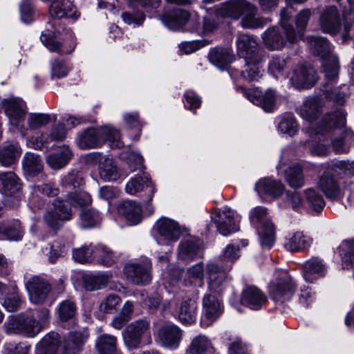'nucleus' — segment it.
I'll return each mask as SVG.
<instances>
[{"mask_svg": "<svg viewBox=\"0 0 354 354\" xmlns=\"http://www.w3.org/2000/svg\"><path fill=\"white\" fill-rule=\"evenodd\" d=\"M155 227L160 236L168 241H176L180 236L179 224L169 218H160L156 223Z\"/></svg>", "mask_w": 354, "mask_h": 354, "instance_id": "obj_25", "label": "nucleus"}, {"mask_svg": "<svg viewBox=\"0 0 354 354\" xmlns=\"http://www.w3.org/2000/svg\"><path fill=\"white\" fill-rule=\"evenodd\" d=\"M22 236L23 231L19 221L0 223V239L18 241L21 239Z\"/></svg>", "mask_w": 354, "mask_h": 354, "instance_id": "obj_46", "label": "nucleus"}, {"mask_svg": "<svg viewBox=\"0 0 354 354\" xmlns=\"http://www.w3.org/2000/svg\"><path fill=\"white\" fill-rule=\"evenodd\" d=\"M318 187L328 198H335L340 193L339 186L336 180L330 175L324 174L318 182Z\"/></svg>", "mask_w": 354, "mask_h": 354, "instance_id": "obj_43", "label": "nucleus"}, {"mask_svg": "<svg viewBox=\"0 0 354 354\" xmlns=\"http://www.w3.org/2000/svg\"><path fill=\"white\" fill-rule=\"evenodd\" d=\"M318 80V75L315 68L308 64H299L295 66L290 77L293 86L299 89L313 87Z\"/></svg>", "mask_w": 354, "mask_h": 354, "instance_id": "obj_14", "label": "nucleus"}, {"mask_svg": "<svg viewBox=\"0 0 354 354\" xmlns=\"http://www.w3.org/2000/svg\"><path fill=\"white\" fill-rule=\"evenodd\" d=\"M72 157V153L68 148L64 145L60 148L59 151L53 153L46 159L48 166L53 169L63 168L69 162Z\"/></svg>", "mask_w": 354, "mask_h": 354, "instance_id": "obj_42", "label": "nucleus"}, {"mask_svg": "<svg viewBox=\"0 0 354 354\" xmlns=\"http://www.w3.org/2000/svg\"><path fill=\"white\" fill-rule=\"evenodd\" d=\"M86 337L81 333H71L68 338L64 341L62 349L63 354H77L80 351L82 345Z\"/></svg>", "mask_w": 354, "mask_h": 354, "instance_id": "obj_49", "label": "nucleus"}, {"mask_svg": "<svg viewBox=\"0 0 354 354\" xmlns=\"http://www.w3.org/2000/svg\"><path fill=\"white\" fill-rule=\"evenodd\" d=\"M108 279L105 274H86L84 277V287L87 290H95L104 286Z\"/></svg>", "mask_w": 354, "mask_h": 354, "instance_id": "obj_60", "label": "nucleus"}, {"mask_svg": "<svg viewBox=\"0 0 354 354\" xmlns=\"http://www.w3.org/2000/svg\"><path fill=\"white\" fill-rule=\"evenodd\" d=\"M21 153L18 144L8 145L0 149V164L5 167H11L18 161Z\"/></svg>", "mask_w": 354, "mask_h": 354, "instance_id": "obj_40", "label": "nucleus"}, {"mask_svg": "<svg viewBox=\"0 0 354 354\" xmlns=\"http://www.w3.org/2000/svg\"><path fill=\"white\" fill-rule=\"evenodd\" d=\"M67 203L79 207L81 209L88 208L92 203L90 194L86 192H69L66 200L57 198L52 203V207L44 214L45 223L52 230H58L64 222L70 221L72 218V211Z\"/></svg>", "mask_w": 354, "mask_h": 354, "instance_id": "obj_3", "label": "nucleus"}, {"mask_svg": "<svg viewBox=\"0 0 354 354\" xmlns=\"http://www.w3.org/2000/svg\"><path fill=\"white\" fill-rule=\"evenodd\" d=\"M311 53L320 58L326 80L334 81L339 75V65L337 56L332 53V46L328 40L321 36L307 37Z\"/></svg>", "mask_w": 354, "mask_h": 354, "instance_id": "obj_6", "label": "nucleus"}, {"mask_svg": "<svg viewBox=\"0 0 354 354\" xmlns=\"http://www.w3.org/2000/svg\"><path fill=\"white\" fill-rule=\"evenodd\" d=\"M311 15L312 12L309 9L303 10L297 15L295 22L298 30L295 31L292 26L288 23L290 14L286 8L281 10L279 24L289 43L294 44L302 37Z\"/></svg>", "mask_w": 354, "mask_h": 354, "instance_id": "obj_9", "label": "nucleus"}, {"mask_svg": "<svg viewBox=\"0 0 354 354\" xmlns=\"http://www.w3.org/2000/svg\"><path fill=\"white\" fill-rule=\"evenodd\" d=\"M328 80L325 77V83L323 86V93L326 98L332 100L337 104L343 105L349 97V88L346 84H342L334 87L333 85L337 81Z\"/></svg>", "mask_w": 354, "mask_h": 354, "instance_id": "obj_24", "label": "nucleus"}, {"mask_svg": "<svg viewBox=\"0 0 354 354\" xmlns=\"http://www.w3.org/2000/svg\"><path fill=\"white\" fill-rule=\"evenodd\" d=\"M116 338L109 335L99 337L96 346L100 354H121L116 350Z\"/></svg>", "mask_w": 354, "mask_h": 354, "instance_id": "obj_53", "label": "nucleus"}, {"mask_svg": "<svg viewBox=\"0 0 354 354\" xmlns=\"http://www.w3.org/2000/svg\"><path fill=\"white\" fill-rule=\"evenodd\" d=\"M95 160H99V175L104 181H115L119 178L117 167L111 158L100 154L93 155Z\"/></svg>", "mask_w": 354, "mask_h": 354, "instance_id": "obj_29", "label": "nucleus"}, {"mask_svg": "<svg viewBox=\"0 0 354 354\" xmlns=\"http://www.w3.org/2000/svg\"><path fill=\"white\" fill-rule=\"evenodd\" d=\"M21 188L20 179L13 171H0V190L2 193L11 196Z\"/></svg>", "mask_w": 354, "mask_h": 354, "instance_id": "obj_35", "label": "nucleus"}, {"mask_svg": "<svg viewBox=\"0 0 354 354\" xmlns=\"http://www.w3.org/2000/svg\"><path fill=\"white\" fill-rule=\"evenodd\" d=\"M285 178L292 188L299 189L304 185L305 180L302 169L299 165L290 166L285 171Z\"/></svg>", "mask_w": 354, "mask_h": 354, "instance_id": "obj_51", "label": "nucleus"}, {"mask_svg": "<svg viewBox=\"0 0 354 354\" xmlns=\"http://www.w3.org/2000/svg\"><path fill=\"white\" fill-rule=\"evenodd\" d=\"M210 62L219 68L225 69L234 59V55L231 48H215L209 53Z\"/></svg>", "mask_w": 354, "mask_h": 354, "instance_id": "obj_38", "label": "nucleus"}, {"mask_svg": "<svg viewBox=\"0 0 354 354\" xmlns=\"http://www.w3.org/2000/svg\"><path fill=\"white\" fill-rule=\"evenodd\" d=\"M252 8L247 0H228L223 3L216 10V15L221 17H228L234 20L239 19L245 9Z\"/></svg>", "mask_w": 354, "mask_h": 354, "instance_id": "obj_23", "label": "nucleus"}, {"mask_svg": "<svg viewBox=\"0 0 354 354\" xmlns=\"http://www.w3.org/2000/svg\"><path fill=\"white\" fill-rule=\"evenodd\" d=\"M286 66L287 62L284 57L277 55H273L268 63V72L273 77L277 78L283 74Z\"/></svg>", "mask_w": 354, "mask_h": 354, "instance_id": "obj_59", "label": "nucleus"}, {"mask_svg": "<svg viewBox=\"0 0 354 354\" xmlns=\"http://www.w3.org/2000/svg\"><path fill=\"white\" fill-rule=\"evenodd\" d=\"M150 322L146 319H139L129 324L122 333L124 344L129 348H138L141 344L151 342Z\"/></svg>", "mask_w": 354, "mask_h": 354, "instance_id": "obj_8", "label": "nucleus"}, {"mask_svg": "<svg viewBox=\"0 0 354 354\" xmlns=\"http://www.w3.org/2000/svg\"><path fill=\"white\" fill-rule=\"evenodd\" d=\"M24 172L29 176H36L42 171L43 165L39 156L34 153L27 152L22 160Z\"/></svg>", "mask_w": 354, "mask_h": 354, "instance_id": "obj_45", "label": "nucleus"}, {"mask_svg": "<svg viewBox=\"0 0 354 354\" xmlns=\"http://www.w3.org/2000/svg\"><path fill=\"white\" fill-rule=\"evenodd\" d=\"M242 301L252 310L261 308L267 301L266 295L255 286L245 288L242 293Z\"/></svg>", "mask_w": 354, "mask_h": 354, "instance_id": "obj_27", "label": "nucleus"}, {"mask_svg": "<svg viewBox=\"0 0 354 354\" xmlns=\"http://www.w3.org/2000/svg\"><path fill=\"white\" fill-rule=\"evenodd\" d=\"M59 339L57 333L50 332L46 335L37 343L35 348L36 354H55L59 346Z\"/></svg>", "mask_w": 354, "mask_h": 354, "instance_id": "obj_39", "label": "nucleus"}, {"mask_svg": "<svg viewBox=\"0 0 354 354\" xmlns=\"http://www.w3.org/2000/svg\"><path fill=\"white\" fill-rule=\"evenodd\" d=\"M263 46L269 50H280L286 44L287 39L284 38L279 27L272 26L266 29L261 35Z\"/></svg>", "mask_w": 354, "mask_h": 354, "instance_id": "obj_26", "label": "nucleus"}, {"mask_svg": "<svg viewBox=\"0 0 354 354\" xmlns=\"http://www.w3.org/2000/svg\"><path fill=\"white\" fill-rule=\"evenodd\" d=\"M49 14L53 20L48 22L45 30L42 32L40 37L41 42L50 51L59 54L71 53L75 47L73 35L68 32V39L71 40V43L66 48L65 41L62 44L60 43L58 35L56 33L57 22L54 20L64 17L77 19L80 14L70 0H51Z\"/></svg>", "mask_w": 354, "mask_h": 354, "instance_id": "obj_1", "label": "nucleus"}, {"mask_svg": "<svg viewBox=\"0 0 354 354\" xmlns=\"http://www.w3.org/2000/svg\"><path fill=\"white\" fill-rule=\"evenodd\" d=\"M151 268L150 261L147 258H145L142 264L134 263L127 265L124 267V272L128 279L132 283L138 285H147L151 279Z\"/></svg>", "mask_w": 354, "mask_h": 354, "instance_id": "obj_17", "label": "nucleus"}, {"mask_svg": "<svg viewBox=\"0 0 354 354\" xmlns=\"http://www.w3.org/2000/svg\"><path fill=\"white\" fill-rule=\"evenodd\" d=\"M295 290V283L292 278L286 271L280 272V277L270 286V292L273 299L283 302L289 300Z\"/></svg>", "mask_w": 354, "mask_h": 354, "instance_id": "obj_16", "label": "nucleus"}, {"mask_svg": "<svg viewBox=\"0 0 354 354\" xmlns=\"http://www.w3.org/2000/svg\"><path fill=\"white\" fill-rule=\"evenodd\" d=\"M223 306L219 299L212 293H207L203 299L202 324L208 326L223 313Z\"/></svg>", "mask_w": 354, "mask_h": 354, "instance_id": "obj_21", "label": "nucleus"}, {"mask_svg": "<svg viewBox=\"0 0 354 354\" xmlns=\"http://www.w3.org/2000/svg\"><path fill=\"white\" fill-rule=\"evenodd\" d=\"M21 300L15 286L12 287V292L9 293L3 300L2 306L9 312L17 310L21 306Z\"/></svg>", "mask_w": 354, "mask_h": 354, "instance_id": "obj_62", "label": "nucleus"}, {"mask_svg": "<svg viewBox=\"0 0 354 354\" xmlns=\"http://www.w3.org/2000/svg\"><path fill=\"white\" fill-rule=\"evenodd\" d=\"M30 346L21 342L18 344L14 343H6L3 346V354H28Z\"/></svg>", "mask_w": 354, "mask_h": 354, "instance_id": "obj_64", "label": "nucleus"}, {"mask_svg": "<svg viewBox=\"0 0 354 354\" xmlns=\"http://www.w3.org/2000/svg\"><path fill=\"white\" fill-rule=\"evenodd\" d=\"M105 142L111 148H121L124 146L120 131L109 125H105L99 129L89 128L80 134L76 139L77 146L82 149L97 147Z\"/></svg>", "mask_w": 354, "mask_h": 354, "instance_id": "obj_5", "label": "nucleus"}, {"mask_svg": "<svg viewBox=\"0 0 354 354\" xmlns=\"http://www.w3.org/2000/svg\"><path fill=\"white\" fill-rule=\"evenodd\" d=\"M223 339L227 344L230 354H248L245 344L239 337L225 333Z\"/></svg>", "mask_w": 354, "mask_h": 354, "instance_id": "obj_56", "label": "nucleus"}, {"mask_svg": "<svg viewBox=\"0 0 354 354\" xmlns=\"http://www.w3.org/2000/svg\"><path fill=\"white\" fill-rule=\"evenodd\" d=\"M212 348L211 341L204 335L195 336L185 351V354H206Z\"/></svg>", "mask_w": 354, "mask_h": 354, "instance_id": "obj_47", "label": "nucleus"}, {"mask_svg": "<svg viewBox=\"0 0 354 354\" xmlns=\"http://www.w3.org/2000/svg\"><path fill=\"white\" fill-rule=\"evenodd\" d=\"M1 105L5 114L8 118L10 130L18 131L21 136L25 137L28 130H36L48 124L50 120V115L46 113H30L27 116L28 127L24 124L27 109L25 102L17 97L3 99Z\"/></svg>", "mask_w": 354, "mask_h": 354, "instance_id": "obj_2", "label": "nucleus"}, {"mask_svg": "<svg viewBox=\"0 0 354 354\" xmlns=\"http://www.w3.org/2000/svg\"><path fill=\"white\" fill-rule=\"evenodd\" d=\"M338 250L343 268H351L354 265V239L342 241Z\"/></svg>", "mask_w": 354, "mask_h": 354, "instance_id": "obj_50", "label": "nucleus"}, {"mask_svg": "<svg viewBox=\"0 0 354 354\" xmlns=\"http://www.w3.org/2000/svg\"><path fill=\"white\" fill-rule=\"evenodd\" d=\"M4 327L7 333H21L28 337H34L42 330L34 316L25 314L11 317Z\"/></svg>", "mask_w": 354, "mask_h": 354, "instance_id": "obj_10", "label": "nucleus"}, {"mask_svg": "<svg viewBox=\"0 0 354 354\" xmlns=\"http://www.w3.org/2000/svg\"><path fill=\"white\" fill-rule=\"evenodd\" d=\"M250 6L252 8L245 9L243 15L241 16V24L243 28L250 29L260 28L271 21L269 18L257 17V8L251 3Z\"/></svg>", "mask_w": 354, "mask_h": 354, "instance_id": "obj_33", "label": "nucleus"}, {"mask_svg": "<svg viewBox=\"0 0 354 354\" xmlns=\"http://www.w3.org/2000/svg\"><path fill=\"white\" fill-rule=\"evenodd\" d=\"M325 270V266L321 259L312 258L304 263L302 276L305 281L313 283L324 277Z\"/></svg>", "mask_w": 354, "mask_h": 354, "instance_id": "obj_30", "label": "nucleus"}, {"mask_svg": "<svg viewBox=\"0 0 354 354\" xmlns=\"http://www.w3.org/2000/svg\"><path fill=\"white\" fill-rule=\"evenodd\" d=\"M120 301L121 299L118 295L115 294L109 295L102 300L100 304V310L105 313H112L116 310Z\"/></svg>", "mask_w": 354, "mask_h": 354, "instance_id": "obj_63", "label": "nucleus"}, {"mask_svg": "<svg viewBox=\"0 0 354 354\" xmlns=\"http://www.w3.org/2000/svg\"><path fill=\"white\" fill-rule=\"evenodd\" d=\"M165 308L171 311L174 310L183 323L192 324L196 320L198 306L196 301L192 298L175 297L168 301Z\"/></svg>", "mask_w": 354, "mask_h": 354, "instance_id": "obj_11", "label": "nucleus"}, {"mask_svg": "<svg viewBox=\"0 0 354 354\" xmlns=\"http://www.w3.org/2000/svg\"><path fill=\"white\" fill-rule=\"evenodd\" d=\"M118 213L131 225H137L142 220V208L133 201H124L118 207Z\"/></svg>", "mask_w": 354, "mask_h": 354, "instance_id": "obj_32", "label": "nucleus"}, {"mask_svg": "<svg viewBox=\"0 0 354 354\" xmlns=\"http://www.w3.org/2000/svg\"><path fill=\"white\" fill-rule=\"evenodd\" d=\"M80 217L81 225L84 228L94 227L100 220L98 212L91 208L81 209Z\"/></svg>", "mask_w": 354, "mask_h": 354, "instance_id": "obj_58", "label": "nucleus"}, {"mask_svg": "<svg viewBox=\"0 0 354 354\" xmlns=\"http://www.w3.org/2000/svg\"><path fill=\"white\" fill-rule=\"evenodd\" d=\"M255 190L260 196L264 194L278 197L283 192L284 187L279 181L270 178H263L256 183Z\"/></svg>", "mask_w": 354, "mask_h": 354, "instance_id": "obj_34", "label": "nucleus"}, {"mask_svg": "<svg viewBox=\"0 0 354 354\" xmlns=\"http://www.w3.org/2000/svg\"><path fill=\"white\" fill-rule=\"evenodd\" d=\"M189 19V14L188 12L181 9H177L171 12L165 14L162 16V20L168 29L178 31L183 28L187 23Z\"/></svg>", "mask_w": 354, "mask_h": 354, "instance_id": "obj_31", "label": "nucleus"}, {"mask_svg": "<svg viewBox=\"0 0 354 354\" xmlns=\"http://www.w3.org/2000/svg\"><path fill=\"white\" fill-rule=\"evenodd\" d=\"M212 218L218 232L224 236L239 230L236 223L239 222L240 216L230 207H225L217 210Z\"/></svg>", "mask_w": 354, "mask_h": 354, "instance_id": "obj_15", "label": "nucleus"}, {"mask_svg": "<svg viewBox=\"0 0 354 354\" xmlns=\"http://www.w3.org/2000/svg\"><path fill=\"white\" fill-rule=\"evenodd\" d=\"M268 209L262 206H258L251 209L250 220L257 228L260 236L261 246L263 248H270L274 243V227L268 217Z\"/></svg>", "mask_w": 354, "mask_h": 354, "instance_id": "obj_7", "label": "nucleus"}, {"mask_svg": "<svg viewBox=\"0 0 354 354\" xmlns=\"http://www.w3.org/2000/svg\"><path fill=\"white\" fill-rule=\"evenodd\" d=\"M183 335V330L174 324L163 325L158 332V339L160 344L171 350H176L179 347Z\"/></svg>", "mask_w": 354, "mask_h": 354, "instance_id": "obj_18", "label": "nucleus"}, {"mask_svg": "<svg viewBox=\"0 0 354 354\" xmlns=\"http://www.w3.org/2000/svg\"><path fill=\"white\" fill-rule=\"evenodd\" d=\"M239 257V245L228 244L220 256V264L210 262L206 270L208 275V287L210 291L221 292L227 284V272L232 268V264Z\"/></svg>", "mask_w": 354, "mask_h": 354, "instance_id": "obj_4", "label": "nucleus"}, {"mask_svg": "<svg viewBox=\"0 0 354 354\" xmlns=\"http://www.w3.org/2000/svg\"><path fill=\"white\" fill-rule=\"evenodd\" d=\"M306 201L311 210L319 212L324 206L325 201L321 194L314 189L310 188L304 190Z\"/></svg>", "mask_w": 354, "mask_h": 354, "instance_id": "obj_55", "label": "nucleus"}, {"mask_svg": "<svg viewBox=\"0 0 354 354\" xmlns=\"http://www.w3.org/2000/svg\"><path fill=\"white\" fill-rule=\"evenodd\" d=\"M277 128L281 133L292 136L297 132L298 125L295 118L292 115H288L281 118Z\"/></svg>", "mask_w": 354, "mask_h": 354, "instance_id": "obj_61", "label": "nucleus"}, {"mask_svg": "<svg viewBox=\"0 0 354 354\" xmlns=\"http://www.w3.org/2000/svg\"><path fill=\"white\" fill-rule=\"evenodd\" d=\"M25 287L30 302L37 305L44 304L51 291L50 283L40 276H33L28 279Z\"/></svg>", "mask_w": 354, "mask_h": 354, "instance_id": "obj_12", "label": "nucleus"}, {"mask_svg": "<svg viewBox=\"0 0 354 354\" xmlns=\"http://www.w3.org/2000/svg\"><path fill=\"white\" fill-rule=\"evenodd\" d=\"M93 254L99 263L106 266H110L114 262L113 252L102 243L93 248Z\"/></svg>", "mask_w": 354, "mask_h": 354, "instance_id": "obj_54", "label": "nucleus"}, {"mask_svg": "<svg viewBox=\"0 0 354 354\" xmlns=\"http://www.w3.org/2000/svg\"><path fill=\"white\" fill-rule=\"evenodd\" d=\"M237 53L244 60L251 59L262 61V56L259 53V45L254 37L246 34L240 35L236 39Z\"/></svg>", "mask_w": 354, "mask_h": 354, "instance_id": "obj_19", "label": "nucleus"}, {"mask_svg": "<svg viewBox=\"0 0 354 354\" xmlns=\"http://www.w3.org/2000/svg\"><path fill=\"white\" fill-rule=\"evenodd\" d=\"M146 187H149V200H152V198L156 192V189L147 176H140L139 175L135 176L131 178L127 183L125 189L126 192L131 195H134L136 193L144 190Z\"/></svg>", "mask_w": 354, "mask_h": 354, "instance_id": "obj_36", "label": "nucleus"}, {"mask_svg": "<svg viewBox=\"0 0 354 354\" xmlns=\"http://www.w3.org/2000/svg\"><path fill=\"white\" fill-rule=\"evenodd\" d=\"M201 241L188 239L180 243L178 249V258L183 261L193 260L198 254Z\"/></svg>", "mask_w": 354, "mask_h": 354, "instance_id": "obj_44", "label": "nucleus"}, {"mask_svg": "<svg viewBox=\"0 0 354 354\" xmlns=\"http://www.w3.org/2000/svg\"><path fill=\"white\" fill-rule=\"evenodd\" d=\"M322 103L319 97H309L304 102L299 109L302 118L308 121H313L322 111Z\"/></svg>", "mask_w": 354, "mask_h": 354, "instance_id": "obj_37", "label": "nucleus"}, {"mask_svg": "<svg viewBox=\"0 0 354 354\" xmlns=\"http://www.w3.org/2000/svg\"><path fill=\"white\" fill-rule=\"evenodd\" d=\"M76 306L71 299L62 301L57 308L59 319L62 322H66L74 317L76 313Z\"/></svg>", "mask_w": 354, "mask_h": 354, "instance_id": "obj_57", "label": "nucleus"}, {"mask_svg": "<svg viewBox=\"0 0 354 354\" xmlns=\"http://www.w3.org/2000/svg\"><path fill=\"white\" fill-rule=\"evenodd\" d=\"M341 16L335 6H327L319 17V24L323 32L336 35L341 28Z\"/></svg>", "mask_w": 354, "mask_h": 354, "instance_id": "obj_22", "label": "nucleus"}, {"mask_svg": "<svg viewBox=\"0 0 354 354\" xmlns=\"http://www.w3.org/2000/svg\"><path fill=\"white\" fill-rule=\"evenodd\" d=\"M346 113L342 108L337 109L335 112L329 113L322 119L317 133L322 134L335 128H340L346 124Z\"/></svg>", "mask_w": 354, "mask_h": 354, "instance_id": "obj_28", "label": "nucleus"}, {"mask_svg": "<svg viewBox=\"0 0 354 354\" xmlns=\"http://www.w3.org/2000/svg\"><path fill=\"white\" fill-rule=\"evenodd\" d=\"M245 68L241 71V76L248 81L258 80L262 75L263 70L260 64L261 61H257L254 59L244 60Z\"/></svg>", "mask_w": 354, "mask_h": 354, "instance_id": "obj_52", "label": "nucleus"}, {"mask_svg": "<svg viewBox=\"0 0 354 354\" xmlns=\"http://www.w3.org/2000/svg\"><path fill=\"white\" fill-rule=\"evenodd\" d=\"M58 187L53 183L34 185L31 187L29 196V204L40 208L48 198L54 197L59 194Z\"/></svg>", "mask_w": 354, "mask_h": 354, "instance_id": "obj_20", "label": "nucleus"}, {"mask_svg": "<svg viewBox=\"0 0 354 354\" xmlns=\"http://www.w3.org/2000/svg\"><path fill=\"white\" fill-rule=\"evenodd\" d=\"M238 90L252 104L260 106L264 111L270 113L276 109L277 96L274 90L268 88L264 93L258 88L245 89L240 86Z\"/></svg>", "mask_w": 354, "mask_h": 354, "instance_id": "obj_13", "label": "nucleus"}, {"mask_svg": "<svg viewBox=\"0 0 354 354\" xmlns=\"http://www.w3.org/2000/svg\"><path fill=\"white\" fill-rule=\"evenodd\" d=\"M312 243L311 237L301 232H297L287 240L285 248L290 252H298L310 247Z\"/></svg>", "mask_w": 354, "mask_h": 354, "instance_id": "obj_41", "label": "nucleus"}, {"mask_svg": "<svg viewBox=\"0 0 354 354\" xmlns=\"http://www.w3.org/2000/svg\"><path fill=\"white\" fill-rule=\"evenodd\" d=\"M205 269L203 262H199L189 267L185 273L184 283L185 286L196 285L201 286L203 284Z\"/></svg>", "mask_w": 354, "mask_h": 354, "instance_id": "obj_48", "label": "nucleus"}]
</instances>
